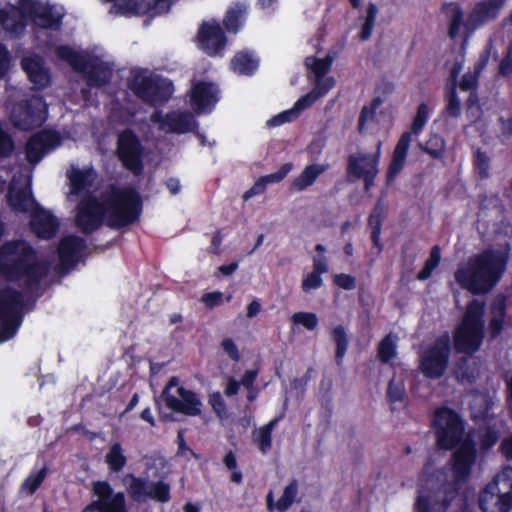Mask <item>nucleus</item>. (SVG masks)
<instances>
[{
	"label": "nucleus",
	"mask_w": 512,
	"mask_h": 512,
	"mask_svg": "<svg viewBox=\"0 0 512 512\" xmlns=\"http://www.w3.org/2000/svg\"><path fill=\"white\" fill-rule=\"evenodd\" d=\"M49 273V264L39 260L37 251L26 240L14 239L0 247V276L8 282L23 281L27 291L39 290Z\"/></svg>",
	"instance_id": "1"
},
{
	"label": "nucleus",
	"mask_w": 512,
	"mask_h": 512,
	"mask_svg": "<svg viewBox=\"0 0 512 512\" xmlns=\"http://www.w3.org/2000/svg\"><path fill=\"white\" fill-rule=\"evenodd\" d=\"M507 266V255L486 249L471 257L466 267L455 272L457 283L473 295L486 294L502 278Z\"/></svg>",
	"instance_id": "2"
},
{
	"label": "nucleus",
	"mask_w": 512,
	"mask_h": 512,
	"mask_svg": "<svg viewBox=\"0 0 512 512\" xmlns=\"http://www.w3.org/2000/svg\"><path fill=\"white\" fill-rule=\"evenodd\" d=\"M104 196L109 228L121 230L140 221L143 199L135 187L111 184L104 190Z\"/></svg>",
	"instance_id": "3"
},
{
	"label": "nucleus",
	"mask_w": 512,
	"mask_h": 512,
	"mask_svg": "<svg viewBox=\"0 0 512 512\" xmlns=\"http://www.w3.org/2000/svg\"><path fill=\"white\" fill-rule=\"evenodd\" d=\"M485 338V302L470 300L460 322L452 333V344L456 353L472 356L478 352Z\"/></svg>",
	"instance_id": "4"
},
{
	"label": "nucleus",
	"mask_w": 512,
	"mask_h": 512,
	"mask_svg": "<svg viewBox=\"0 0 512 512\" xmlns=\"http://www.w3.org/2000/svg\"><path fill=\"white\" fill-rule=\"evenodd\" d=\"M505 0H482L477 2L463 22V9L459 3L449 2L442 5V11L449 18L448 36L456 39L463 25L468 31H474L494 21L500 14Z\"/></svg>",
	"instance_id": "5"
},
{
	"label": "nucleus",
	"mask_w": 512,
	"mask_h": 512,
	"mask_svg": "<svg viewBox=\"0 0 512 512\" xmlns=\"http://www.w3.org/2000/svg\"><path fill=\"white\" fill-rule=\"evenodd\" d=\"M476 458V444L471 437H467L456 447L451 457L453 482L442 486L444 497L441 504L444 509H447L457 497L459 485L468 481Z\"/></svg>",
	"instance_id": "6"
},
{
	"label": "nucleus",
	"mask_w": 512,
	"mask_h": 512,
	"mask_svg": "<svg viewBox=\"0 0 512 512\" xmlns=\"http://www.w3.org/2000/svg\"><path fill=\"white\" fill-rule=\"evenodd\" d=\"M432 428L436 445L441 450H453L464 441L465 422L454 409L441 406L433 414Z\"/></svg>",
	"instance_id": "7"
},
{
	"label": "nucleus",
	"mask_w": 512,
	"mask_h": 512,
	"mask_svg": "<svg viewBox=\"0 0 512 512\" xmlns=\"http://www.w3.org/2000/svg\"><path fill=\"white\" fill-rule=\"evenodd\" d=\"M429 119V107L422 102L418 105L416 114L410 126V131L402 133L392 152L391 160L386 172V184L390 185L405 167L412 135L418 136L423 131Z\"/></svg>",
	"instance_id": "8"
},
{
	"label": "nucleus",
	"mask_w": 512,
	"mask_h": 512,
	"mask_svg": "<svg viewBox=\"0 0 512 512\" xmlns=\"http://www.w3.org/2000/svg\"><path fill=\"white\" fill-rule=\"evenodd\" d=\"M23 293L12 287L0 289V343L12 339L24 319Z\"/></svg>",
	"instance_id": "9"
},
{
	"label": "nucleus",
	"mask_w": 512,
	"mask_h": 512,
	"mask_svg": "<svg viewBox=\"0 0 512 512\" xmlns=\"http://www.w3.org/2000/svg\"><path fill=\"white\" fill-rule=\"evenodd\" d=\"M451 338L447 331L435 340L420 354L419 368L428 379H440L449 367L451 356Z\"/></svg>",
	"instance_id": "10"
},
{
	"label": "nucleus",
	"mask_w": 512,
	"mask_h": 512,
	"mask_svg": "<svg viewBox=\"0 0 512 512\" xmlns=\"http://www.w3.org/2000/svg\"><path fill=\"white\" fill-rule=\"evenodd\" d=\"M482 512H509L512 509V467L495 477V486L488 485L479 495Z\"/></svg>",
	"instance_id": "11"
},
{
	"label": "nucleus",
	"mask_w": 512,
	"mask_h": 512,
	"mask_svg": "<svg viewBox=\"0 0 512 512\" xmlns=\"http://www.w3.org/2000/svg\"><path fill=\"white\" fill-rule=\"evenodd\" d=\"M48 117V105L42 96L32 95L16 102L9 119L21 131H31L41 127Z\"/></svg>",
	"instance_id": "12"
},
{
	"label": "nucleus",
	"mask_w": 512,
	"mask_h": 512,
	"mask_svg": "<svg viewBox=\"0 0 512 512\" xmlns=\"http://www.w3.org/2000/svg\"><path fill=\"white\" fill-rule=\"evenodd\" d=\"M128 88L142 102L161 105L169 101L173 93V84L164 78H153L141 72L133 74L127 83Z\"/></svg>",
	"instance_id": "13"
},
{
	"label": "nucleus",
	"mask_w": 512,
	"mask_h": 512,
	"mask_svg": "<svg viewBox=\"0 0 512 512\" xmlns=\"http://www.w3.org/2000/svg\"><path fill=\"white\" fill-rule=\"evenodd\" d=\"M108 211L104 191L100 197L88 193L83 196L76 207L75 224L84 234H91L104 223L107 225Z\"/></svg>",
	"instance_id": "14"
},
{
	"label": "nucleus",
	"mask_w": 512,
	"mask_h": 512,
	"mask_svg": "<svg viewBox=\"0 0 512 512\" xmlns=\"http://www.w3.org/2000/svg\"><path fill=\"white\" fill-rule=\"evenodd\" d=\"M381 142L377 144L376 152L351 154L347 158L346 173L349 180H360L364 182V190L368 192L375 183L379 172L381 156Z\"/></svg>",
	"instance_id": "15"
},
{
	"label": "nucleus",
	"mask_w": 512,
	"mask_h": 512,
	"mask_svg": "<svg viewBox=\"0 0 512 512\" xmlns=\"http://www.w3.org/2000/svg\"><path fill=\"white\" fill-rule=\"evenodd\" d=\"M116 156L122 166L131 171L135 176L143 173L144 148L133 130L127 128L118 134Z\"/></svg>",
	"instance_id": "16"
},
{
	"label": "nucleus",
	"mask_w": 512,
	"mask_h": 512,
	"mask_svg": "<svg viewBox=\"0 0 512 512\" xmlns=\"http://www.w3.org/2000/svg\"><path fill=\"white\" fill-rule=\"evenodd\" d=\"M92 491L97 500L88 504L82 512H129L123 492L114 493L107 481L93 482Z\"/></svg>",
	"instance_id": "17"
},
{
	"label": "nucleus",
	"mask_w": 512,
	"mask_h": 512,
	"mask_svg": "<svg viewBox=\"0 0 512 512\" xmlns=\"http://www.w3.org/2000/svg\"><path fill=\"white\" fill-rule=\"evenodd\" d=\"M62 144L60 132L53 129H42L29 137L25 144L26 160L30 164L39 163L49 152Z\"/></svg>",
	"instance_id": "18"
},
{
	"label": "nucleus",
	"mask_w": 512,
	"mask_h": 512,
	"mask_svg": "<svg viewBox=\"0 0 512 512\" xmlns=\"http://www.w3.org/2000/svg\"><path fill=\"white\" fill-rule=\"evenodd\" d=\"M196 39L199 49L210 57L222 56L227 44L225 31L216 20L202 22Z\"/></svg>",
	"instance_id": "19"
},
{
	"label": "nucleus",
	"mask_w": 512,
	"mask_h": 512,
	"mask_svg": "<svg viewBox=\"0 0 512 512\" xmlns=\"http://www.w3.org/2000/svg\"><path fill=\"white\" fill-rule=\"evenodd\" d=\"M19 6L22 12L30 15L36 26L53 31L60 30L63 16L55 14L51 5L34 0H19Z\"/></svg>",
	"instance_id": "20"
},
{
	"label": "nucleus",
	"mask_w": 512,
	"mask_h": 512,
	"mask_svg": "<svg viewBox=\"0 0 512 512\" xmlns=\"http://www.w3.org/2000/svg\"><path fill=\"white\" fill-rule=\"evenodd\" d=\"M177 393L180 399L171 393H164V403L168 409L191 417L201 414L202 402L196 392L180 386Z\"/></svg>",
	"instance_id": "21"
},
{
	"label": "nucleus",
	"mask_w": 512,
	"mask_h": 512,
	"mask_svg": "<svg viewBox=\"0 0 512 512\" xmlns=\"http://www.w3.org/2000/svg\"><path fill=\"white\" fill-rule=\"evenodd\" d=\"M175 0H124L116 5L122 15H135L150 17L167 13Z\"/></svg>",
	"instance_id": "22"
},
{
	"label": "nucleus",
	"mask_w": 512,
	"mask_h": 512,
	"mask_svg": "<svg viewBox=\"0 0 512 512\" xmlns=\"http://www.w3.org/2000/svg\"><path fill=\"white\" fill-rule=\"evenodd\" d=\"M84 248L85 241L81 237L69 235L62 238L58 245L59 262L56 271L59 274H67L76 266L79 255Z\"/></svg>",
	"instance_id": "23"
},
{
	"label": "nucleus",
	"mask_w": 512,
	"mask_h": 512,
	"mask_svg": "<svg viewBox=\"0 0 512 512\" xmlns=\"http://www.w3.org/2000/svg\"><path fill=\"white\" fill-rule=\"evenodd\" d=\"M218 101L219 89L216 84L197 81L192 85L190 104L196 113L210 112Z\"/></svg>",
	"instance_id": "24"
},
{
	"label": "nucleus",
	"mask_w": 512,
	"mask_h": 512,
	"mask_svg": "<svg viewBox=\"0 0 512 512\" xmlns=\"http://www.w3.org/2000/svg\"><path fill=\"white\" fill-rule=\"evenodd\" d=\"M30 229L40 239L49 240L56 236L59 229L58 219L39 204L31 212Z\"/></svg>",
	"instance_id": "25"
},
{
	"label": "nucleus",
	"mask_w": 512,
	"mask_h": 512,
	"mask_svg": "<svg viewBox=\"0 0 512 512\" xmlns=\"http://www.w3.org/2000/svg\"><path fill=\"white\" fill-rule=\"evenodd\" d=\"M22 69L28 76L35 89H43L50 84L51 78L47 68L44 67L43 61L39 57H24L21 60Z\"/></svg>",
	"instance_id": "26"
},
{
	"label": "nucleus",
	"mask_w": 512,
	"mask_h": 512,
	"mask_svg": "<svg viewBox=\"0 0 512 512\" xmlns=\"http://www.w3.org/2000/svg\"><path fill=\"white\" fill-rule=\"evenodd\" d=\"M507 305L504 297L495 299L490 305V319L488 321V340H496L505 328Z\"/></svg>",
	"instance_id": "27"
},
{
	"label": "nucleus",
	"mask_w": 512,
	"mask_h": 512,
	"mask_svg": "<svg viewBox=\"0 0 512 512\" xmlns=\"http://www.w3.org/2000/svg\"><path fill=\"white\" fill-rule=\"evenodd\" d=\"M96 176V172L92 167L85 169H80L78 167L72 168L67 172L70 193L72 195L79 196L84 192H88L93 186Z\"/></svg>",
	"instance_id": "28"
},
{
	"label": "nucleus",
	"mask_w": 512,
	"mask_h": 512,
	"mask_svg": "<svg viewBox=\"0 0 512 512\" xmlns=\"http://www.w3.org/2000/svg\"><path fill=\"white\" fill-rule=\"evenodd\" d=\"M197 123L190 112L170 111L163 118V129L177 134L192 131Z\"/></svg>",
	"instance_id": "29"
},
{
	"label": "nucleus",
	"mask_w": 512,
	"mask_h": 512,
	"mask_svg": "<svg viewBox=\"0 0 512 512\" xmlns=\"http://www.w3.org/2000/svg\"><path fill=\"white\" fill-rule=\"evenodd\" d=\"M299 484L296 479H292L289 484L284 488L281 497L277 502H274L273 492L269 491L266 496V505L268 511L272 512L274 509L279 512L287 511L295 502L298 495Z\"/></svg>",
	"instance_id": "30"
},
{
	"label": "nucleus",
	"mask_w": 512,
	"mask_h": 512,
	"mask_svg": "<svg viewBox=\"0 0 512 512\" xmlns=\"http://www.w3.org/2000/svg\"><path fill=\"white\" fill-rule=\"evenodd\" d=\"M230 67L238 75L252 76L259 67V59L253 51L243 49L233 56Z\"/></svg>",
	"instance_id": "31"
},
{
	"label": "nucleus",
	"mask_w": 512,
	"mask_h": 512,
	"mask_svg": "<svg viewBox=\"0 0 512 512\" xmlns=\"http://www.w3.org/2000/svg\"><path fill=\"white\" fill-rule=\"evenodd\" d=\"M385 215V203L382 199H378L368 217V226L371 230V241L379 252L383 250V243L381 242L380 237Z\"/></svg>",
	"instance_id": "32"
},
{
	"label": "nucleus",
	"mask_w": 512,
	"mask_h": 512,
	"mask_svg": "<svg viewBox=\"0 0 512 512\" xmlns=\"http://www.w3.org/2000/svg\"><path fill=\"white\" fill-rule=\"evenodd\" d=\"M57 57L68 63L78 73H84L89 68L92 60L87 55L76 51L69 45H59L56 50Z\"/></svg>",
	"instance_id": "33"
},
{
	"label": "nucleus",
	"mask_w": 512,
	"mask_h": 512,
	"mask_svg": "<svg viewBox=\"0 0 512 512\" xmlns=\"http://www.w3.org/2000/svg\"><path fill=\"white\" fill-rule=\"evenodd\" d=\"M87 84L90 87H103L107 85L113 75V70L107 62L92 60L89 68L85 72Z\"/></svg>",
	"instance_id": "34"
},
{
	"label": "nucleus",
	"mask_w": 512,
	"mask_h": 512,
	"mask_svg": "<svg viewBox=\"0 0 512 512\" xmlns=\"http://www.w3.org/2000/svg\"><path fill=\"white\" fill-rule=\"evenodd\" d=\"M8 203L15 212L27 213L30 205L38 204L32 195L30 187H21L16 190L10 188L8 192Z\"/></svg>",
	"instance_id": "35"
},
{
	"label": "nucleus",
	"mask_w": 512,
	"mask_h": 512,
	"mask_svg": "<svg viewBox=\"0 0 512 512\" xmlns=\"http://www.w3.org/2000/svg\"><path fill=\"white\" fill-rule=\"evenodd\" d=\"M493 401L488 396L475 398L470 403V418L475 424L489 423L494 416L491 414Z\"/></svg>",
	"instance_id": "36"
},
{
	"label": "nucleus",
	"mask_w": 512,
	"mask_h": 512,
	"mask_svg": "<svg viewBox=\"0 0 512 512\" xmlns=\"http://www.w3.org/2000/svg\"><path fill=\"white\" fill-rule=\"evenodd\" d=\"M247 12L248 7L244 3H236L233 7H230L223 19L225 30L236 34L243 26Z\"/></svg>",
	"instance_id": "37"
},
{
	"label": "nucleus",
	"mask_w": 512,
	"mask_h": 512,
	"mask_svg": "<svg viewBox=\"0 0 512 512\" xmlns=\"http://www.w3.org/2000/svg\"><path fill=\"white\" fill-rule=\"evenodd\" d=\"M325 171L319 164L307 165L291 183V190L303 191L314 184L316 179Z\"/></svg>",
	"instance_id": "38"
},
{
	"label": "nucleus",
	"mask_w": 512,
	"mask_h": 512,
	"mask_svg": "<svg viewBox=\"0 0 512 512\" xmlns=\"http://www.w3.org/2000/svg\"><path fill=\"white\" fill-rule=\"evenodd\" d=\"M278 420V418L270 420L253 433V442L262 454H267L272 448V433Z\"/></svg>",
	"instance_id": "39"
},
{
	"label": "nucleus",
	"mask_w": 512,
	"mask_h": 512,
	"mask_svg": "<svg viewBox=\"0 0 512 512\" xmlns=\"http://www.w3.org/2000/svg\"><path fill=\"white\" fill-rule=\"evenodd\" d=\"M386 399L388 403L391 405V410H395V405L397 403L405 404L407 399L405 384L403 379H397L396 376H393L388 382L387 390H386Z\"/></svg>",
	"instance_id": "40"
},
{
	"label": "nucleus",
	"mask_w": 512,
	"mask_h": 512,
	"mask_svg": "<svg viewBox=\"0 0 512 512\" xmlns=\"http://www.w3.org/2000/svg\"><path fill=\"white\" fill-rule=\"evenodd\" d=\"M127 478H129L130 481L126 488L131 499L135 502L145 501V499L148 498L151 481L137 477L133 474H129Z\"/></svg>",
	"instance_id": "41"
},
{
	"label": "nucleus",
	"mask_w": 512,
	"mask_h": 512,
	"mask_svg": "<svg viewBox=\"0 0 512 512\" xmlns=\"http://www.w3.org/2000/svg\"><path fill=\"white\" fill-rule=\"evenodd\" d=\"M331 338L336 345L335 361L338 366H342L345 354L349 347V339L346 329L338 325L331 330Z\"/></svg>",
	"instance_id": "42"
},
{
	"label": "nucleus",
	"mask_w": 512,
	"mask_h": 512,
	"mask_svg": "<svg viewBox=\"0 0 512 512\" xmlns=\"http://www.w3.org/2000/svg\"><path fill=\"white\" fill-rule=\"evenodd\" d=\"M105 462L110 471L118 473L127 464V457L124 454L121 443L115 442L110 447L105 455Z\"/></svg>",
	"instance_id": "43"
},
{
	"label": "nucleus",
	"mask_w": 512,
	"mask_h": 512,
	"mask_svg": "<svg viewBox=\"0 0 512 512\" xmlns=\"http://www.w3.org/2000/svg\"><path fill=\"white\" fill-rule=\"evenodd\" d=\"M418 147L432 159H442L445 154V141L437 134H432L424 144L419 142Z\"/></svg>",
	"instance_id": "44"
},
{
	"label": "nucleus",
	"mask_w": 512,
	"mask_h": 512,
	"mask_svg": "<svg viewBox=\"0 0 512 512\" xmlns=\"http://www.w3.org/2000/svg\"><path fill=\"white\" fill-rule=\"evenodd\" d=\"M397 355L396 337L392 333L384 336L377 346V356L380 362L389 363Z\"/></svg>",
	"instance_id": "45"
},
{
	"label": "nucleus",
	"mask_w": 512,
	"mask_h": 512,
	"mask_svg": "<svg viewBox=\"0 0 512 512\" xmlns=\"http://www.w3.org/2000/svg\"><path fill=\"white\" fill-rule=\"evenodd\" d=\"M441 261V249L438 245L431 248L429 258L425 261L423 268L417 273V280L425 281L429 279L433 271L438 267Z\"/></svg>",
	"instance_id": "46"
},
{
	"label": "nucleus",
	"mask_w": 512,
	"mask_h": 512,
	"mask_svg": "<svg viewBox=\"0 0 512 512\" xmlns=\"http://www.w3.org/2000/svg\"><path fill=\"white\" fill-rule=\"evenodd\" d=\"M441 261V249L438 245L431 248L429 258L425 261L423 268L417 273V280L425 281L429 279L433 271L438 267Z\"/></svg>",
	"instance_id": "47"
},
{
	"label": "nucleus",
	"mask_w": 512,
	"mask_h": 512,
	"mask_svg": "<svg viewBox=\"0 0 512 512\" xmlns=\"http://www.w3.org/2000/svg\"><path fill=\"white\" fill-rule=\"evenodd\" d=\"M377 14H378L377 5L373 2H370L367 6L366 16H365L364 22L361 26V31L359 33V37L361 40L366 41L371 37L374 26H375Z\"/></svg>",
	"instance_id": "48"
},
{
	"label": "nucleus",
	"mask_w": 512,
	"mask_h": 512,
	"mask_svg": "<svg viewBox=\"0 0 512 512\" xmlns=\"http://www.w3.org/2000/svg\"><path fill=\"white\" fill-rule=\"evenodd\" d=\"M148 498L160 503L169 502L171 499L170 485L162 480L150 482Z\"/></svg>",
	"instance_id": "49"
},
{
	"label": "nucleus",
	"mask_w": 512,
	"mask_h": 512,
	"mask_svg": "<svg viewBox=\"0 0 512 512\" xmlns=\"http://www.w3.org/2000/svg\"><path fill=\"white\" fill-rule=\"evenodd\" d=\"M490 162L491 159L485 151L477 148L473 153V167L479 177L487 179L490 176Z\"/></svg>",
	"instance_id": "50"
},
{
	"label": "nucleus",
	"mask_w": 512,
	"mask_h": 512,
	"mask_svg": "<svg viewBox=\"0 0 512 512\" xmlns=\"http://www.w3.org/2000/svg\"><path fill=\"white\" fill-rule=\"evenodd\" d=\"M305 65L309 67L316 76V79L323 78L331 69L332 58L326 56L325 58L307 57Z\"/></svg>",
	"instance_id": "51"
},
{
	"label": "nucleus",
	"mask_w": 512,
	"mask_h": 512,
	"mask_svg": "<svg viewBox=\"0 0 512 512\" xmlns=\"http://www.w3.org/2000/svg\"><path fill=\"white\" fill-rule=\"evenodd\" d=\"M466 105V116L471 123L479 121L483 115V110L480 104V99L477 91L469 93L468 98L465 102Z\"/></svg>",
	"instance_id": "52"
},
{
	"label": "nucleus",
	"mask_w": 512,
	"mask_h": 512,
	"mask_svg": "<svg viewBox=\"0 0 512 512\" xmlns=\"http://www.w3.org/2000/svg\"><path fill=\"white\" fill-rule=\"evenodd\" d=\"M446 101L444 113L451 118H458L461 115V101L455 86L447 87Z\"/></svg>",
	"instance_id": "53"
},
{
	"label": "nucleus",
	"mask_w": 512,
	"mask_h": 512,
	"mask_svg": "<svg viewBox=\"0 0 512 512\" xmlns=\"http://www.w3.org/2000/svg\"><path fill=\"white\" fill-rule=\"evenodd\" d=\"M48 469L46 466L35 473H30L22 484V488L29 494H34L47 476Z\"/></svg>",
	"instance_id": "54"
},
{
	"label": "nucleus",
	"mask_w": 512,
	"mask_h": 512,
	"mask_svg": "<svg viewBox=\"0 0 512 512\" xmlns=\"http://www.w3.org/2000/svg\"><path fill=\"white\" fill-rule=\"evenodd\" d=\"M500 437L499 431L493 426H487L484 432L479 435L480 449L487 451L491 449Z\"/></svg>",
	"instance_id": "55"
},
{
	"label": "nucleus",
	"mask_w": 512,
	"mask_h": 512,
	"mask_svg": "<svg viewBox=\"0 0 512 512\" xmlns=\"http://www.w3.org/2000/svg\"><path fill=\"white\" fill-rule=\"evenodd\" d=\"M291 320L296 325H302L307 330H314L318 325V317L313 312H296Z\"/></svg>",
	"instance_id": "56"
},
{
	"label": "nucleus",
	"mask_w": 512,
	"mask_h": 512,
	"mask_svg": "<svg viewBox=\"0 0 512 512\" xmlns=\"http://www.w3.org/2000/svg\"><path fill=\"white\" fill-rule=\"evenodd\" d=\"M15 148V143L12 136L7 130L4 129L0 122V158L9 157Z\"/></svg>",
	"instance_id": "57"
},
{
	"label": "nucleus",
	"mask_w": 512,
	"mask_h": 512,
	"mask_svg": "<svg viewBox=\"0 0 512 512\" xmlns=\"http://www.w3.org/2000/svg\"><path fill=\"white\" fill-rule=\"evenodd\" d=\"M293 168L291 162L284 163L276 172L260 176L266 186L268 184L279 183L286 178Z\"/></svg>",
	"instance_id": "58"
},
{
	"label": "nucleus",
	"mask_w": 512,
	"mask_h": 512,
	"mask_svg": "<svg viewBox=\"0 0 512 512\" xmlns=\"http://www.w3.org/2000/svg\"><path fill=\"white\" fill-rule=\"evenodd\" d=\"M319 98V93L312 89L309 93L301 96L295 102L293 108L297 115L299 116L303 110L311 107Z\"/></svg>",
	"instance_id": "59"
},
{
	"label": "nucleus",
	"mask_w": 512,
	"mask_h": 512,
	"mask_svg": "<svg viewBox=\"0 0 512 512\" xmlns=\"http://www.w3.org/2000/svg\"><path fill=\"white\" fill-rule=\"evenodd\" d=\"M209 404L212 407L214 413L223 419L227 416V406L220 392H214L209 395Z\"/></svg>",
	"instance_id": "60"
},
{
	"label": "nucleus",
	"mask_w": 512,
	"mask_h": 512,
	"mask_svg": "<svg viewBox=\"0 0 512 512\" xmlns=\"http://www.w3.org/2000/svg\"><path fill=\"white\" fill-rule=\"evenodd\" d=\"M323 285L322 275L311 271L306 277L303 278L301 283V289L305 293H309L312 290L319 289Z\"/></svg>",
	"instance_id": "61"
},
{
	"label": "nucleus",
	"mask_w": 512,
	"mask_h": 512,
	"mask_svg": "<svg viewBox=\"0 0 512 512\" xmlns=\"http://www.w3.org/2000/svg\"><path fill=\"white\" fill-rule=\"evenodd\" d=\"M298 117L297 113L295 112L294 108L292 107L289 110H285L276 116H273L271 119L267 121V125L269 127H276L280 126L284 123L291 122L294 119Z\"/></svg>",
	"instance_id": "62"
},
{
	"label": "nucleus",
	"mask_w": 512,
	"mask_h": 512,
	"mask_svg": "<svg viewBox=\"0 0 512 512\" xmlns=\"http://www.w3.org/2000/svg\"><path fill=\"white\" fill-rule=\"evenodd\" d=\"M333 283L344 290H354L357 286L356 278L346 273L335 274L333 277Z\"/></svg>",
	"instance_id": "63"
},
{
	"label": "nucleus",
	"mask_w": 512,
	"mask_h": 512,
	"mask_svg": "<svg viewBox=\"0 0 512 512\" xmlns=\"http://www.w3.org/2000/svg\"><path fill=\"white\" fill-rule=\"evenodd\" d=\"M498 74L503 77H509L512 74V44L509 45L506 55L499 63Z\"/></svg>",
	"instance_id": "64"
}]
</instances>
